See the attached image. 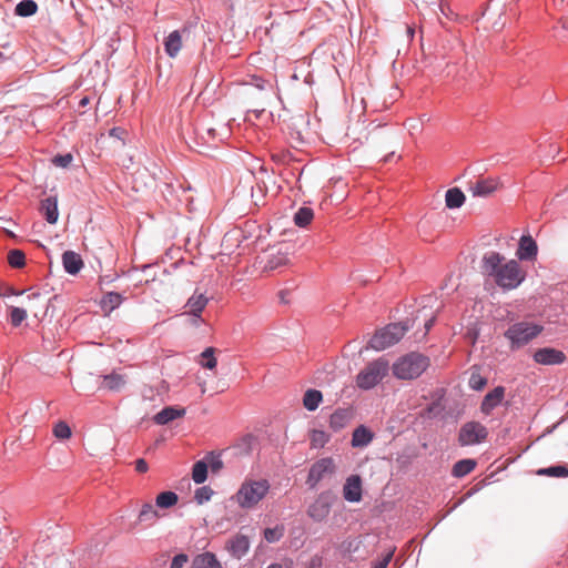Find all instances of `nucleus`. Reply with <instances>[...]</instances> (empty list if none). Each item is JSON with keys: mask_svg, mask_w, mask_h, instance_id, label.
I'll return each mask as SVG.
<instances>
[{"mask_svg": "<svg viewBox=\"0 0 568 568\" xmlns=\"http://www.w3.org/2000/svg\"><path fill=\"white\" fill-rule=\"evenodd\" d=\"M392 557L393 551L387 552L381 560L374 564L373 568H387Z\"/></svg>", "mask_w": 568, "mask_h": 568, "instance_id": "de8ad7c7", "label": "nucleus"}, {"mask_svg": "<svg viewBox=\"0 0 568 568\" xmlns=\"http://www.w3.org/2000/svg\"><path fill=\"white\" fill-rule=\"evenodd\" d=\"M353 418V412L348 408H339L329 417V426L334 430H341L346 427Z\"/></svg>", "mask_w": 568, "mask_h": 568, "instance_id": "a211bd4d", "label": "nucleus"}, {"mask_svg": "<svg viewBox=\"0 0 568 568\" xmlns=\"http://www.w3.org/2000/svg\"><path fill=\"white\" fill-rule=\"evenodd\" d=\"M538 476L568 477V465H556L536 470Z\"/></svg>", "mask_w": 568, "mask_h": 568, "instance_id": "2f4dec72", "label": "nucleus"}, {"mask_svg": "<svg viewBox=\"0 0 568 568\" xmlns=\"http://www.w3.org/2000/svg\"><path fill=\"white\" fill-rule=\"evenodd\" d=\"M27 318V311L21 307H11L10 323L12 326L18 327Z\"/></svg>", "mask_w": 568, "mask_h": 568, "instance_id": "58836bf2", "label": "nucleus"}, {"mask_svg": "<svg viewBox=\"0 0 568 568\" xmlns=\"http://www.w3.org/2000/svg\"><path fill=\"white\" fill-rule=\"evenodd\" d=\"M314 217L313 210L310 207H301L294 215V222L300 227L307 226Z\"/></svg>", "mask_w": 568, "mask_h": 568, "instance_id": "72a5a7b5", "label": "nucleus"}, {"mask_svg": "<svg viewBox=\"0 0 568 568\" xmlns=\"http://www.w3.org/2000/svg\"><path fill=\"white\" fill-rule=\"evenodd\" d=\"M287 257L284 255V254H277V255H274L272 256L268 261H267V264H266V268L267 270H276L280 266L282 265H285L287 263Z\"/></svg>", "mask_w": 568, "mask_h": 568, "instance_id": "79ce46f5", "label": "nucleus"}, {"mask_svg": "<svg viewBox=\"0 0 568 568\" xmlns=\"http://www.w3.org/2000/svg\"><path fill=\"white\" fill-rule=\"evenodd\" d=\"M189 561V557L185 554H179L173 557L170 568H183Z\"/></svg>", "mask_w": 568, "mask_h": 568, "instance_id": "49530a36", "label": "nucleus"}, {"mask_svg": "<svg viewBox=\"0 0 568 568\" xmlns=\"http://www.w3.org/2000/svg\"><path fill=\"white\" fill-rule=\"evenodd\" d=\"M160 517L159 511L151 503H145L142 505V508L138 516V523H149L150 525L154 524Z\"/></svg>", "mask_w": 568, "mask_h": 568, "instance_id": "a878e982", "label": "nucleus"}, {"mask_svg": "<svg viewBox=\"0 0 568 568\" xmlns=\"http://www.w3.org/2000/svg\"><path fill=\"white\" fill-rule=\"evenodd\" d=\"M560 1L562 2L564 0H560Z\"/></svg>", "mask_w": 568, "mask_h": 568, "instance_id": "bf43d9fd", "label": "nucleus"}, {"mask_svg": "<svg viewBox=\"0 0 568 568\" xmlns=\"http://www.w3.org/2000/svg\"><path fill=\"white\" fill-rule=\"evenodd\" d=\"M122 301L123 298L121 294L109 292L101 300V308L105 314H110L112 311L120 306Z\"/></svg>", "mask_w": 568, "mask_h": 568, "instance_id": "393cba45", "label": "nucleus"}, {"mask_svg": "<svg viewBox=\"0 0 568 568\" xmlns=\"http://www.w3.org/2000/svg\"><path fill=\"white\" fill-rule=\"evenodd\" d=\"M389 369V363L384 357L368 363L356 376L357 387L364 390L375 387L387 376Z\"/></svg>", "mask_w": 568, "mask_h": 568, "instance_id": "20e7f679", "label": "nucleus"}, {"mask_svg": "<svg viewBox=\"0 0 568 568\" xmlns=\"http://www.w3.org/2000/svg\"><path fill=\"white\" fill-rule=\"evenodd\" d=\"M486 384H487V381L485 377H483L479 374H475V373L471 374V376L469 378V386L473 389L480 390L486 386Z\"/></svg>", "mask_w": 568, "mask_h": 568, "instance_id": "37998d69", "label": "nucleus"}, {"mask_svg": "<svg viewBox=\"0 0 568 568\" xmlns=\"http://www.w3.org/2000/svg\"><path fill=\"white\" fill-rule=\"evenodd\" d=\"M73 160V156L70 153L63 155H57L52 159V163L55 166L68 168Z\"/></svg>", "mask_w": 568, "mask_h": 568, "instance_id": "a18cd8bd", "label": "nucleus"}, {"mask_svg": "<svg viewBox=\"0 0 568 568\" xmlns=\"http://www.w3.org/2000/svg\"><path fill=\"white\" fill-rule=\"evenodd\" d=\"M488 430L479 422L465 423L458 433V443L460 446L478 445L487 439Z\"/></svg>", "mask_w": 568, "mask_h": 568, "instance_id": "0eeeda50", "label": "nucleus"}, {"mask_svg": "<svg viewBox=\"0 0 568 568\" xmlns=\"http://www.w3.org/2000/svg\"><path fill=\"white\" fill-rule=\"evenodd\" d=\"M185 415L184 408H176L169 406L159 412L154 417V422L158 425H165L174 419L181 418Z\"/></svg>", "mask_w": 568, "mask_h": 568, "instance_id": "6ab92c4d", "label": "nucleus"}, {"mask_svg": "<svg viewBox=\"0 0 568 568\" xmlns=\"http://www.w3.org/2000/svg\"><path fill=\"white\" fill-rule=\"evenodd\" d=\"M212 494H213L212 489L204 486V487L199 488L195 491L194 498L197 501V504H203V503L210 500Z\"/></svg>", "mask_w": 568, "mask_h": 568, "instance_id": "c03bdc74", "label": "nucleus"}, {"mask_svg": "<svg viewBox=\"0 0 568 568\" xmlns=\"http://www.w3.org/2000/svg\"><path fill=\"white\" fill-rule=\"evenodd\" d=\"M41 211L48 223L54 224L59 219L58 200L55 196H49L41 202Z\"/></svg>", "mask_w": 568, "mask_h": 568, "instance_id": "aec40b11", "label": "nucleus"}, {"mask_svg": "<svg viewBox=\"0 0 568 568\" xmlns=\"http://www.w3.org/2000/svg\"><path fill=\"white\" fill-rule=\"evenodd\" d=\"M343 497L349 503L362 499V478L358 475L349 476L343 487Z\"/></svg>", "mask_w": 568, "mask_h": 568, "instance_id": "ddd939ff", "label": "nucleus"}, {"mask_svg": "<svg viewBox=\"0 0 568 568\" xmlns=\"http://www.w3.org/2000/svg\"><path fill=\"white\" fill-rule=\"evenodd\" d=\"M120 131V129L118 128H113L111 131H110V135L112 136H118V132Z\"/></svg>", "mask_w": 568, "mask_h": 568, "instance_id": "864d4df0", "label": "nucleus"}, {"mask_svg": "<svg viewBox=\"0 0 568 568\" xmlns=\"http://www.w3.org/2000/svg\"><path fill=\"white\" fill-rule=\"evenodd\" d=\"M29 298H33V300H37V298H40L41 295L39 293H33L32 295H29L28 296Z\"/></svg>", "mask_w": 568, "mask_h": 568, "instance_id": "6e6d98bb", "label": "nucleus"}, {"mask_svg": "<svg viewBox=\"0 0 568 568\" xmlns=\"http://www.w3.org/2000/svg\"><path fill=\"white\" fill-rule=\"evenodd\" d=\"M267 568H282L280 564H272Z\"/></svg>", "mask_w": 568, "mask_h": 568, "instance_id": "4d7b16f0", "label": "nucleus"}, {"mask_svg": "<svg viewBox=\"0 0 568 568\" xmlns=\"http://www.w3.org/2000/svg\"><path fill=\"white\" fill-rule=\"evenodd\" d=\"M331 511L329 496L321 494L308 507L307 514L315 521L324 520Z\"/></svg>", "mask_w": 568, "mask_h": 568, "instance_id": "f8f14e48", "label": "nucleus"}, {"mask_svg": "<svg viewBox=\"0 0 568 568\" xmlns=\"http://www.w3.org/2000/svg\"><path fill=\"white\" fill-rule=\"evenodd\" d=\"M498 187L499 182L497 179L487 178L469 182L468 192H470L473 196L486 197L497 191Z\"/></svg>", "mask_w": 568, "mask_h": 568, "instance_id": "9d476101", "label": "nucleus"}, {"mask_svg": "<svg viewBox=\"0 0 568 568\" xmlns=\"http://www.w3.org/2000/svg\"><path fill=\"white\" fill-rule=\"evenodd\" d=\"M542 332V326L530 323L519 322L510 325L505 332V337L510 342L511 348H520L536 338Z\"/></svg>", "mask_w": 568, "mask_h": 568, "instance_id": "39448f33", "label": "nucleus"}, {"mask_svg": "<svg viewBox=\"0 0 568 568\" xmlns=\"http://www.w3.org/2000/svg\"><path fill=\"white\" fill-rule=\"evenodd\" d=\"M227 550L233 557L242 558L250 549L248 537L237 534L231 538L226 544Z\"/></svg>", "mask_w": 568, "mask_h": 568, "instance_id": "dca6fc26", "label": "nucleus"}, {"mask_svg": "<svg viewBox=\"0 0 568 568\" xmlns=\"http://www.w3.org/2000/svg\"><path fill=\"white\" fill-rule=\"evenodd\" d=\"M268 489L270 484L265 479L245 480L234 498L240 507L250 509L256 506L266 496Z\"/></svg>", "mask_w": 568, "mask_h": 568, "instance_id": "7ed1b4c3", "label": "nucleus"}, {"mask_svg": "<svg viewBox=\"0 0 568 568\" xmlns=\"http://www.w3.org/2000/svg\"><path fill=\"white\" fill-rule=\"evenodd\" d=\"M328 439L329 436L323 430L314 429L311 433V445L314 448L324 447Z\"/></svg>", "mask_w": 568, "mask_h": 568, "instance_id": "e433bc0d", "label": "nucleus"}, {"mask_svg": "<svg viewBox=\"0 0 568 568\" xmlns=\"http://www.w3.org/2000/svg\"><path fill=\"white\" fill-rule=\"evenodd\" d=\"M445 201L447 207L457 209L464 204L465 195L459 189L453 187L446 192Z\"/></svg>", "mask_w": 568, "mask_h": 568, "instance_id": "c85d7f7f", "label": "nucleus"}, {"mask_svg": "<svg viewBox=\"0 0 568 568\" xmlns=\"http://www.w3.org/2000/svg\"><path fill=\"white\" fill-rule=\"evenodd\" d=\"M534 359L541 365H558L566 361V355L559 349L544 347L534 353Z\"/></svg>", "mask_w": 568, "mask_h": 568, "instance_id": "9b49d317", "label": "nucleus"}, {"mask_svg": "<svg viewBox=\"0 0 568 568\" xmlns=\"http://www.w3.org/2000/svg\"><path fill=\"white\" fill-rule=\"evenodd\" d=\"M53 435L58 438V439H69L72 435V432H71V428L70 426L65 423V422H58L54 426H53Z\"/></svg>", "mask_w": 568, "mask_h": 568, "instance_id": "4c0bfd02", "label": "nucleus"}, {"mask_svg": "<svg viewBox=\"0 0 568 568\" xmlns=\"http://www.w3.org/2000/svg\"><path fill=\"white\" fill-rule=\"evenodd\" d=\"M476 467V460L474 459H462L458 460L452 470L454 477L460 478L471 473Z\"/></svg>", "mask_w": 568, "mask_h": 568, "instance_id": "cd10ccee", "label": "nucleus"}, {"mask_svg": "<svg viewBox=\"0 0 568 568\" xmlns=\"http://www.w3.org/2000/svg\"><path fill=\"white\" fill-rule=\"evenodd\" d=\"M406 331L407 326L400 323L389 324L374 334L369 345L376 351H383L399 342Z\"/></svg>", "mask_w": 568, "mask_h": 568, "instance_id": "423d86ee", "label": "nucleus"}, {"mask_svg": "<svg viewBox=\"0 0 568 568\" xmlns=\"http://www.w3.org/2000/svg\"><path fill=\"white\" fill-rule=\"evenodd\" d=\"M216 348L206 347L199 356L197 363L206 369L213 371L217 365V359L215 357Z\"/></svg>", "mask_w": 568, "mask_h": 568, "instance_id": "bb28decb", "label": "nucleus"}, {"mask_svg": "<svg viewBox=\"0 0 568 568\" xmlns=\"http://www.w3.org/2000/svg\"><path fill=\"white\" fill-rule=\"evenodd\" d=\"M88 103H89V99H88V98H83V99L80 101V104H81L82 106H85Z\"/></svg>", "mask_w": 568, "mask_h": 568, "instance_id": "5fc2aeb1", "label": "nucleus"}, {"mask_svg": "<svg viewBox=\"0 0 568 568\" xmlns=\"http://www.w3.org/2000/svg\"><path fill=\"white\" fill-rule=\"evenodd\" d=\"M481 272L503 291L517 288L526 278V271L518 261L507 260L498 252L483 256Z\"/></svg>", "mask_w": 568, "mask_h": 568, "instance_id": "f257e3e1", "label": "nucleus"}, {"mask_svg": "<svg viewBox=\"0 0 568 568\" xmlns=\"http://www.w3.org/2000/svg\"><path fill=\"white\" fill-rule=\"evenodd\" d=\"M192 568H222V566L214 554L203 552L193 559Z\"/></svg>", "mask_w": 568, "mask_h": 568, "instance_id": "b1692460", "label": "nucleus"}, {"mask_svg": "<svg viewBox=\"0 0 568 568\" xmlns=\"http://www.w3.org/2000/svg\"><path fill=\"white\" fill-rule=\"evenodd\" d=\"M207 478V463L205 460H199L193 465L192 479L196 484H202Z\"/></svg>", "mask_w": 568, "mask_h": 568, "instance_id": "473e14b6", "label": "nucleus"}, {"mask_svg": "<svg viewBox=\"0 0 568 568\" xmlns=\"http://www.w3.org/2000/svg\"><path fill=\"white\" fill-rule=\"evenodd\" d=\"M38 10V4L33 0H23L16 6V14L20 17H30Z\"/></svg>", "mask_w": 568, "mask_h": 568, "instance_id": "f704fd0d", "label": "nucleus"}, {"mask_svg": "<svg viewBox=\"0 0 568 568\" xmlns=\"http://www.w3.org/2000/svg\"><path fill=\"white\" fill-rule=\"evenodd\" d=\"M165 52L169 57L175 58L182 49V37L180 31H172L164 41Z\"/></svg>", "mask_w": 568, "mask_h": 568, "instance_id": "4be33fe9", "label": "nucleus"}, {"mask_svg": "<svg viewBox=\"0 0 568 568\" xmlns=\"http://www.w3.org/2000/svg\"><path fill=\"white\" fill-rule=\"evenodd\" d=\"M307 568H322V558L320 556H314L308 561Z\"/></svg>", "mask_w": 568, "mask_h": 568, "instance_id": "8fccbe9b", "label": "nucleus"}, {"mask_svg": "<svg viewBox=\"0 0 568 568\" xmlns=\"http://www.w3.org/2000/svg\"><path fill=\"white\" fill-rule=\"evenodd\" d=\"M323 399L322 393L317 389H308L303 397V405L307 410H315Z\"/></svg>", "mask_w": 568, "mask_h": 568, "instance_id": "c756f323", "label": "nucleus"}, {"mask_svg": "<svg viewBox=\"0 0 568 568\" xmlns=\"http://www.w3.org/2000/svg\"><path fill=\"white\" fill-rule=\"evenodd\" d=\"M178 501H179V497L173 491H163V493L159 494L155 498L156 507L163 508V509L171 508V507L175 506L178 504Z\"/></svg>", "mask_w": 568, "mask_h": 568, "instance_id": "7c9ffc66", "label": "nucleus"}, {"mask_svg": "<svg viewBox=\"0 0 568 568\" xmlns=\"http://www.w3.org/2000/svg\"><path fill=\"white\" fill-rule=\"evenodd\" d=\"M8 263L11 267L21 268L26 264V255L20 250H11L8 253Z\"/></svg>", "mask_w": 568, "mask_h": 568, "instance_id": "c9c22d12", "label": "nucleus"}, {"mask_svg": "<svg viewBox=\"0 0 568 568\" xmlns=\"http://www.w3.org/2000/svg\"><path fill=\"white\" fill-rule=\"evenodd\" d=\"M560 1L562 2L564 0H560Z\"/></svg>", "mask_w": 568, "mask_h": 568, "instance_id": "13d9d810", "label": "nucleus"}, {"mask_svg": "<svg viewBox=\"0 0 568 568\" xmlns=\"http://www.w3.org/2000/svg\"><path fill=\"white\" fill-rule=\"evenodd\" d=\"M283 531V527L266 528L264 530V538L268 542H275L282 538Z\"/></svg>", "mask_w": 568, "mask_h": 568, "instance_id": "a19ab883", "label": "nucleus"}, {"mask_svg": "<svg viewBox=\"0 0 568 568\" xmlns=\"http://www.w3.org/2000/svg\"><path fill=\"white\" fill-rule=\"evenodd\" d=\"M207 134L212 138V139H215L216 138V130L213 129V128H210L207 129Z\"/></svg>", "mask_w": 568, "mask_h": 568, "instance_id": "603ef678", "label": "nucleus"}, {"mask_svg": "<svg viewBox=\"0 0 568 568\" xmlns=\"http://www.w3.org/2000/svg\"><path fill=\"white\" fill-rule=\"evenodd\" d=\"M207 467L210 466L213 473H217L223 468V462L220 458V455H214V453H210L206 458Z\"/></svg>", "mask_w": 568, "mask_h": 568, "instance_id": "ea45409f", "label": "nucleus"}, {"mask_svg": "<svg viewBox=\"0 0 568 568\" xmlns=\"http://www.w3.org/2000/svg\"><path fill=\"white\" fill-rule=\"evenodd\" d=\"M128 378L125 374L113 371L112 373L102 376L101 388L110 392H121L126 385Z\"/></svg>", "mask_w": 568, "mask_h": 568, "instance_id": "2eb2a0df", "label": "nucleus"}, {"mask_svg": "<svg viewBox=\"0 0 568 568\" xmlns=\"http://www.w3.org/2000/svg\"><path fill=\"white\" fill-rule=\"evenodd\" d=\"M148 469H149V466H148V463L145 462V459H143V458L136 459L135 470L138 473H146Z\"/></svg>", "mask_w": 568, "mask_h": 568, "instance_id": "09e8293b", "label": "nucleus"}, {"mask_svg": "<svg viewBox=\"0 0 568 568\" xmlns=\"http://www.w3.org/2000/svg\"><path fill=\"white\" fill-rule=\"evenodd\" d=\"M63 267L71 275L78 274L83 267L81 256L73 251H65L62 255Z\"/></svg>", "mask_w": 568, "mask_h": 568, "instance_id": "f3484780", "label": "nucleus"}, {"mask_svg": "<svg viewBox=\"0 0 568 568\" xmlns=\"http://www.w3.org/2000/svg\"><path fill=\"white\" fill-rule=\"evenodd\" d=\"M430 365L427 356L410 352L398 357L390 366L393 375L397 379L412 381L418 378Z\"/></svg>", "mask_w": 568, "mask_h": 568, "instance_id": "f03ea898", "label": "nucleus"}, {"mask_svg": "<svg viewBox=\"0 0 568 568\" xmlns=\"http://www.w3.org/2000/svg\"><path fill=\"white\" fill-rule=\"evenodd\" d=\"M209 303V298L202 294L195 292L186 302L183 315L189 316L190 324L197 327L204 321L201 318V313L204 311Z\"/></svg>", "mask_w": 568, "mask_h": 568, "instance_id": "6e6552de", "label": "nucleus"}, {"mask_svg": "<svg viewBox=\"0 0 568 568\" xmlns=\"http://www.w3.org/2000/svg\"><path fill=\"white\" fill-rule=\"evenodd\" d=\"M537 254V244L531 236H523L519 242L517 256L519 260H530Z\"/></svg>", "mask_w": 568, "mask_h": 568, "instance_id": "412c9836", "label": "nucleus"}, {"mask_svg": "<svg viewBox=\"0 0 568 568\" xmlns=\"http://www.w3.org/2000/svg\"><path fill=\"white\" fill-rule=\"evenodd\" d=\"M374 438V434L366 428L365 426H358L353 432L352 436V446L353 447H365L367 446Z\"/></svg>", "mask_w": 568, "mask_h": 568, "instance_id": "5701e85b", "label": "nucleus"}, {"mask_svg": "<svg viewBox=\"0 0 568 568\" xmlns=\"http://www.w3.org/2000/svg\"><path fill=\"white\" fill-rule=\"evenodd\" d=\"M505 396V388L503 386L495 387L491 392L486 394L481 402L480 409L485 415H489L496 408Z\"/></svg>", "mask_w": 568, "mask_h": 568, "instance_id": "4468645a", "label": "nucleus"}, {"mask_svg": "<svg viewBox=\"0 0 568 568\" xmlns=\"http://www.w3.org/2000/svg\"><path fill=\"white\" fill-rule=\"evenodd\" d=\"M435 320H436V315L435 314H432L429 318L425 320V323H424V327H425L424 336L429 332V329L432 328V326L435 323Z\"/></svg>", "mask_w": 568, "mask_h": 568, "instance_id": "3c124183", "label": "nucleus"}, {"mask_svg": "<svg viewBox=\"0 0 568 568\" xmlns=\"http://www.w3.org/2000/svg\"><path fill=\"white\" fill-rule=\"evenodd\" d=\"M336 466L331 457L322 458L314 463L310 469L307 484L315 487L323 478L335 473Z\"/></svg>", "mask_w": 568, "mask_h": 568, "instance_id": "1a4fd4ad", "label": "nucleus"}]
</instances>
